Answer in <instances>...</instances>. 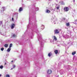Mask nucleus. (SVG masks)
<instances>
[{
    "label": "nucleus",
    "mask_w": 77,
    "mask_h": 77,
    "mask_svg": "<svg viewBox=\"0 0 77 77\" xmlns=\"http://www.w3.org/2000/svg\"><path fill=\"white\" fill-rule=\"evenodd\" d=\"M48 74H51L52 73V70L51 69H48L47 71Z\"/></svg>",
    "instance_id": "f257e3e1"
},
{
    "label": "nucleus",
    "mask_w": 77,
    "mask_h": 77,
    "mask_svg": "<svg viewBox=\"0 0 77 77\" xmlns=\"http://www.w3.org/2000/svg\"><path fill=\"white\" fill-rule=\"evenodd\" d=\"M64 10L66 12H67V11H69V8L67 7H65L64 8Z\"/></svg>",
    "instance_id": "f03ea898"
},
{
    "label": "nucleus",
    "mask_w": 77,
    "mask_h": 77,
    "mask_svg": "<svg viewBox=\"0 0 77 77\" xmlns=\"http://www.w3.org/2000/svg\"><path fill=\"white\" fill-rule=\"evenodd\" d=\"M54 33L55 34H58L59 33V31L58 29H56L54 31Z\"/></svg>",
    "instance_id": "7ed1b4c3"
},
{
    "label": "nucleus",
    "mask_w": 77,
    "mask_h": 77,
    "mask_svg": "<svg viewBox=\"0 0 77 77\" xmlns=\"http://www.w3.org/2000/svg\"><path fill=\"white\" fill-rule=\"evenodd\" d=\"M14 26H15V24L13 23L11 26V29H14Z\"/></svg>",
    "instance_id": "20e7f679"
},
{
    "label": "nucleus",
    "mask_w": 77,
    "mask_h": 77,
    "mask_svg": "<svg viewBox=\"0 0 77 77\" xmlns=\"http://www.w3.org/2000/svg\"><path fill=\"white\" fill-rule=\"evenodd\" d=\"M53 37L54 40H55V41H57V38L56 37V36H54Z\"/></svg>",
    "instance_id": "39448f33"
},
{
    "label": "nucleus",
    "mask_w": 77,
    "mask_h": 77,
    "mask_svg": "<svg viewBox=\"0 0 77 77\" xmlns=\"http://www.w3.org/2000/svg\"><path fill=\"white\" fill-rule=\"evenodd\" d=\"M55 54H58V50H55L54 51Z\"/></svg>",
    "instance_id": "423d86ee"
},
{
    "label": "nucleus",
    "mask_w": 77,
    "mask_h": 77,
    "mask_svg": "<svg viewBox=\"0 0 77 77\" xmlns=\"http://www.w3.org/2000/svg\"><path fill=\"white\" fill-rule=\"evenodd\" d=\"M51 55H52V53H51V52H50L48 54V56H49V57H50Z\"/></svg>",
    "instance_id": "0eeeda50"
},
{
    "label": "nucleus",
    "mask_w": 77,
    "mask_h": 77,
    "mask_svg": "<svg viewBox=\"0 0 77 77\" xmlns=\"http://www.w3.org/2000/svg\"><path fill=\"white\" fill-rule=\"evenodd\" d=\"M50 12H51L50 11L48 10V9L46 11V13H48V14H49V13H50Z\"/></svg>",
    "instance_id": "6e6552de"
},
{
    "label": "nucleus",
    "mask_w": 77,
    "mask_h": 77,
    "mask_svg": "<svg viewBox=\"0 0 77 77\" xmlns=\"http://www.w3.org/2000/svg\"><path fill=\"white\" fill-rule=\"evenodd\" d=\"M76 54V51H74L72 53V55H74L75 54Z\"/></svg>",
    "instance_id": "1a4fd4ad"
},
{
    "label": "nucleus",
    "mask_w": 77,
    "mask_h": 77,
    "mask_svg": "<svg viewBox=\"0 0 77 77\" xmlns=\"http://www.w3.org/2000/svg\"><path fill=\"white\" fill-rule=\"evenodd\" d=\"M11 48H9L7 50V51H8V52H9V51H11Z\"/></svg>",
    "instance_id": "9d476101"
},
{
    "label": "nucleus",
    "mask_w": 77,
    "mask_h": 77,
    "mask_svg": "<svg viewBox=\"0 0 77 77\" xmlns=\"http://www.w3.org/2000/svg\"><path fill=\"white\" fill-rule=\"evenodd\" d=\"M70 24L69 23H66V26H67V27H68V26H69Z\"/></svg>",
    "instance_id": "9b49d317"
},
{
    "label": "nucleus",
    "mask_w": 77,
    "mask_h": 77,
    "mask_svg": "<svg viewBox=\"0 0 77 77\" xmlns=\"http://www.w3.org/2000/svg\"><path fill=\"white\" fill-rule=\"evenodd\" d=\"M12 36H13V38H15V37H17V35H16L15 34H14Z\"/></svg>",
    "instance_id": "f8f14e48"
},
{
    "label": "nucleus",
    "mask_w": 77,
    "mask_h": 77,
    "mask_svg": "<svg viewBox=\"0 0 77 77\" xmlns=\"http://www.w3.org/2000/svg\"><path fill=\"white\" fill-rule=\"evenodd\" d=\"M8 44H5L4 45V47H5V48H7L8 47Z\"/></svg>",
    "instance_id": "ddd939ff"
},
{
    "label": "nucleus",
    "mask_w": 77,
    "mask_h": 77,
    "mask_svg": "<svg viewBox=\"0 0 77 77\" xmlns=\"http://www.w3.org/2000/svg\"><path fill=\"white\" fill-rule=\"evenodd\" d=\"M23 11V8H20V12H21V11Z\"/></svg>",
    "instance_id": "4468645a"
},
{
    "label": "nucleus",
    "mask_w": 77,
    "mask_h": 77,
    "mask_svg": "<svg viewBox=\"0 0 77 77\" xmlns=\"http://www.w3.org/2000/svg\"><path fill=\"white\" fill-rule=\"evenodd\" d=\"M3 66H0V68L1 69H3Z\"/></svg>",
    "instance_id": "2eb2a0df"
},
{
    "label": "nucleus",
    "mask_w": 77,
    "mask_h": 77,
    "mask_svg": "<svg viewBox=\"0 0 77 77\" xmlns=\"http://www.w3.org/2000/svg\"><path fill=\"white\" fill-rule=\"evenodd\" d=\"M12 44H10V45H9V48H11V47H12Z\"/></svg>",
    "instance_id": "dca6fc26"
},
{
    "label": "nucleus",
    "mask_w": 77,
    "mask_h": 77,
    "mask_svg": "<svg viewBox=\"0 0 77 77\" xmlns=\"http://www.w3.org/2000/svg\"><path fill=\"white\" fill-rule=\"evenodd\" d=\"M1 50L2 51H3V50H4V48H2Z\"/></svg>",
    "instance_id": "f3484780"
},
{
    "label": "nucleus",
    "mask_w": 77,
    "mask_h": 77,
    "mask_svg": "<svg viewBox=\"0 0 77 77\" xmlns=\"http://www.w3.org/2000/svg\"><path fill=\"white\" fill-rule=\"evenodd\" d=\"M6 77H10V76H9V75L7 74L6 75Z\"/></svg>",
    "instance_id": "a211bd4d"
},
{
    "label": "nucleus",
    "mask_w": 77,
    "mask_h": 77,
    "mask_svg": "<svg viewBox=\"0 0 77 77\" xmlns=\"http://www.w3.org/2000/svg\"><path fill=\"white\" fill-rule=\"evenodd\" d=\"M13 68H15L16 67L15 65H13Z\"/></svg>",
    "instance_id": "6ab92c4d"
},
{
    "label": "nucleus",
    "mask_w": 77,
    "mask_h": 77,
    "mask_svg": "<svg viewBox=\"0 0 77 77\" xmlns=\"http://www.w3.org/2000/svg\"><path fill=\"white\" fill-rule=\"evenodd\" d=\"M57 10H58V9H59V7H58L57 8Z\"/></svg>",
    "instance_id": "aec40b11"
},
{
    "label": "nucleus",
    "mask_w": 77,
    "mask_h": 77,
    "mask_svg": "<svg viewBox=\"0 0 77 77\" xmlns=\"http://www.w3.org/2000/svg\"><path fill=\"white\" fill-rule=\"evenodd\" d=\"M12 21H14V18H12Z\"/></svg>",
    "instance_id": "412c9836"
},
{
    "label": "nucleus",
    "mask_w": 77,
    "mask_h": 77,
    "mask_svg": "<svg viewBox=\"0 0 77 77\" xmlns=\"http://www.w3.org/2000/svg\"><path fill=\"white\" fill-rule=\"evenodd\" d=\"M36 11H38V8H36Z\"/></svg>",
    "instance_id": "4be33fe9"
},
{
    "label": "nucleus",
    "mask_w": 77,
    "mask_h": 77,
    "mask_svg": "<svg viewBox=\"0 0 77 77\" xmlns=\"http://www.w3.org/2000/svg\"><path fill=\"white\" fill-rule=\"evenodd\" d=\"M2 8H3V9H5V7H2Z\"/></svg>",
    "instance_id": "5701e85b"
},
{
    "label": "nucleus",
    "mask_w": 77,
    "mask_h": 77,
    "mask_svg": "<svg viewBox=\"0 0 77 77\" xmlns=\"http://www.w3.org/2000/svg\"><path fill=\"white\" fill-rule=\"evenodd\" d=\"M63 20H65V18H63Z\"/></svg>",
    "instance_id": "b1692460"
},
{
    "label": "nucleus",
    "mask_w": 77,
    "mask_h": 77,
    "mask_svg": "<svg viewBox=\"0 0 77 77\" xmlns=\"http://www.w3.org/2000/svg\"><path fill=\"white\" fill-rule=\"evenodd\" d=\"M13 62H14V61L13 60L11 61V62L12 63H13Z\"/></svg>",
    "instance_id": "393cba45"
},
{
    "label": "nucleus",
    "mask_w": 77,
    "mask_h": 77,
    "mask_svg": "<svg viewBox=\"0 0 77 77\" xmlns=\"http://www.w3.org/2000/svg\"><path fill=\"white\" fill-rule=\"evenodd\" d=\"M5 65H6V63H5Z\"/></svg>",
    "instance_id": "a878e982"
},
{
    "label": "nucleus",
    "mask_w": 77,
    "mask_h": 77,
    "mask_svg": "<svg viewBox=\"0 0 77 77\" xmlns=\"http://www.w3.org/2000/svg\"><path fill=\"white\" fill-rule=\"evenodd\" d=\"M1 22V21H0V25H1V23H0Z\"/></svg>",
    "instance_id": "bb28decb"
},
{
    "label": "nucleus",
    "mask_w": 77,
    "mask_h": 77,
    "mask_svg": "<svg viewBox=\"0 0 77 77\" xmlns=\"http://www.w3.org/2000/svg\"><path fill=\"white\" fill-rule=\"evenodd\" d=\"M11 70H12V69H13V68H11Z\"/></svg>",
    "instance_id": "cd10ccee"
},
{
    "label": "nucleus",
    "mask_w": 77,
    "mask_h": 77,
    "mask_svg": "<svg viewBox=\"0 0 77 77\" xmlns=\"http://www.w3.org/2000/svg\"><path fill=\"white\" fill-rule=\"evenodd\" d=\"M19 10L20 11V9H19Z\"/></svg>",
    "instance_id": "c85d7f7f"
}]
</instances>
